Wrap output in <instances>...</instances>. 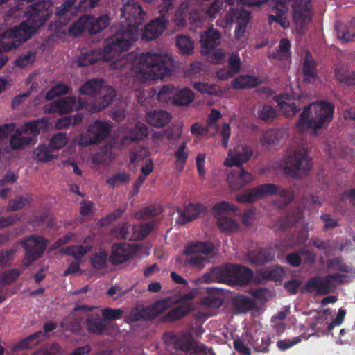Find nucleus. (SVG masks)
I'll use <instances>...</instances> for the list:
<instances>
[{
    "instance_id": "nucleus-25",
    "label": "nucleus",
    "mask_w": 355,
    "mask_h": 355,
    "mask_svg": "<svg viewBox=\"0 0 355 355\" xmlns=\"http://www.w3.org/2000/svg\"><path fill=\"white\" fill-rule=\"evenodd\" d=\"M171 114L166 110H155L146 113V122L151 126L162 128L171 121Z\"/></svg>"
},
{
    "instance_id": "nucleus-14",
    "label": "nucleus",
    "mask_w": 355,
    "mask_h": 355,
    "mask_svg": "<svg viewBox=\"0 0 355 355\" xmlns=\"http://www.w3.org/2000/svg\"><path fill=\"white\" fill-rule=\"evenodd\" d=\"M230 15V20L236 21L238 26L235 31V37L236 40L241 41L239 47L242 48L244 44V33L245 32L246 26L250 19V13L244 10L243 8H236L232 9L229 13Z\"/></svg>"
},
{
    "instance_id": "nucleus-50",
    "label": "nucleus",
    "mask_w": 355,
    "mask_h": 355,
    "mask_svg": "<svg viewBox=\"0 0 355 355\" xmlns=\"http://www.w3.org/2000/svg\"><path fill=\"white\" fill-rule=\"evenodd\" d=\"M224 3L229 6H232L234 3V0H214V1L212 2L207 9V15L210 18L216 17L217 14L225 9Z\"/></svg>"
},
{
    "instance_id": "nucleus-39",
    "label": "nucleus",
    "mask_w": 355,
    "mask_h": 355,
    "mask_svg": "<svg viewBox=\"0 0 355 355\" xmlns=\"http://www.w3.org/2000/svg\"><path fill=\"white\" fill-rule=\"evenodd\" d=\"M175 157V169L182 172L184 168L189 156V150L187 148L186 142L182 143L174 153Z\"/></svg>"
},
{
    "instance_id": "nucleus-20",
    "label": "nucleus",
    "mask_w": 355,
    "mask_h": 355,
    "mask_svg": "<svg viewBox=\"0 0 355 355\" xmlns=\"http://www.w3.org/2000/svg\"><path fill=\"white\" fill-rule=\"evenodd\" d=\"M85 101L74 96H67L53 101L51 108L53 112L60 113H67L83 107Z\"/></svg>"
},
{
    "instance_id": "nucleus-16",
    "label": "nucleus",
    "mask_w": 355,
    "mask_h": 355,
    "mask_svg": "<svg viewBox=\"0 0 355 355\" xmlns=\"http://www.w3.org/2000/svg\"><path fill=\"white\" fill-rule=\"evenodd\" d=\"M282 114L286 118L293 117L300 110V98L286 94L275 97Z\"/></svg>"
},
{
    "instance_id": "nucleus-53",
    "label": "nucleus",
    "mask_w": 355,
    "mask_h": 355,
    "mask_svg": "<svg viewBox=\"0 0 355 355\" xmlns=\"http://www.w3.org/2000/svg\"><path fill=\"white\" fill-rule=\"evenodd\" d=\"M258 116L264 121H270L277 116V111L271 105H260L257 110Z\"/></svg>"
},
{
    "instance_id": "nucleus-13",
    "label": "nucleus",
    "mask_w": 355,
    "mask_h": 355,
    "mask_svg": "<svg viewBox=\"0 0 355 355\" xmlns=\"http://www.w3.org/2000/svg\"><path fill=\"white\" fill-rule=\"evenodd\" d=\"M110 132L109 125L103 121H96L91 125L85 135L79 140L81 146H89L104 139Z\"/></svg>"
},
{
    "instance_id": "nucleus-34",
    "label": "nucleus",
    "mask_w": 355,
    "mask_h": 355,
    "mask_svg": "<svg viewBox=\"0 0 355 355\" xmlns=\"http://www.w3.org/2000/svg\"><path fill=\"white\" fill-rule=\"evenodd\" d=\"M303 74L304 81L309 83L315 82L318 76L316 63L309 55L305 58Z\"/></svg>"
},
{
    "instance_id": "nucleus-47",
    "label": "nucleus",
    "mask_w": 355,
    "mask_h": 355,
    "mask_svg": "<svg viewBox=\"0 0 355 355\" xmlns=\"http://www.w3.org/2000/svg\"><path fill=\"white\" fill-rule=\"evenodd\" d=\"M189 15V3L187 1H183L176 10L173 21L175 26L183 27L186 25L187 17Z\"/></svg>"
},
{
    "instance_id": "nucleus-56",
    "label": "nucleus",
    "mask_w": 355,
    "mask_h": 355,
    "mask_svg": "<svg viewBox=\"0 0 355 355\" xmlns=\"http://www.w3.org/2000/svg\"><path fill=\"white\" fill-rule=\"evenodd\" d=\"M69 141L67 133L59 132L55 134L51 139L49 146L53 150H58L64 147Z\"/></svg>"
},
{
    "instance_id": "nucleus-17",
    "label": "nucleus",
    "mask_w": 355,
    "mask_h": 355,
    "mask_svg": "<svg viewBox=\"0 0 355 355\" xmlns=\"http://www.w3.org/2000/svg\"><path fill=\"white\" fill-rule=\"evenodd\" d=\"M253 177L247 171L239 166L230 171L227 175L229 186L232 190H239L251 182Z\"/></svg>"
},
{
    "instance_id": "nucleus-6",
    "label": "nucleus",
    "mask_w": 355,
    "mask_h": 355,
    "mask_svg": "<svg viewBox=\"0 0 355 355\" xmlns=\"http://www.w3.org/2000/svg\"><path fill=\"white\" fill-rule=\"evenodd\" d=\"M273 194H276L278 197L275 202L278 207L286 205L293 198L289 191L277 188L272 184H266L254 187L246 193L237 196L236 200L239 202L250 203Z\"/></svg>"
},
{
    "instance_id": "nucleus-31",
    "label": "nucleus",
    "mask_w": 355,
    "mask_h": 355,
    "mask_svg": "<svg viewBox=\"0 0 355 355\" xmlns=\"http://www.w3.org/2000/svg\"><path fill=\"white\" fill-rule=\"evenodd\" d=\"M275 257V252L270 248L262 249L259 251H251L248 254L249 261L254 264H263L272 261Z\"/></svg>"
},
{
    "instance_id": "nucleus-40",
    "label": "nucleus",
    "mask_w": 355,
    "mask_h": 355,
    "mask_svg": "<svg viewBox=\"0 0 355 355\" xmlns=\"http://www.w3.org/2000/svg\"><path fill=\"white\" fill-rule=\"evenodd\" d=\"M176 87L171 85H164L157 93V99L164 103L174 104Z\"/></svg>"
},
{
    "instance_id": "nucleus-48",
    "label": "nucleus",
    "mask_w": 355,
    "mask_h": 355,
    "mask_svg": "<svg viewBox=\"0 0 355 355\" xmlns=\"http://www.w3.org/2000/svg\"><path fill=\"white\" fill-rule=\"evenodd\" d=\"M36 60V53L33 51H27L19 55L15 61L16 66L21 69L28 68L33 65Z\"/></svg>"
},
{
    "instance_id": "nucleus-28",
    "label": "nucleus",
    "mask_w": 355,
    "mask_h": 355,
    "mask_svg": "<svg viewBox=\"0 0 355 355\" xmlns=\"http://www.w3.org/2000/svg\"><path fill=\"white\" fill-rule=\"evenodd\" d=\"M203 208L201 205L190 204L185 207L184 211H180V216L176 222L178 224L184 225L198 218Z\"/></svg>"
},
{
    "instance_id": "nucleus-9",
    "label": "nucleus",
    "mask_w": 355,
    "mask_h": 355,
    "mask_svg": "<svg viewBox=\"0 0 355 355\" xmlns=\"http://www.w3.org/2000/svg\"><path fill=\"white\" fill-rule=\"evenodd\" d=\"M311 0H291L293 22L298 34H303L311 21Z\"/></svg>"
},
{
    "instance_id": "nucleus-57",
    "label": "nucleus",
    "mask_w": 355,
    "mask_h": 355,
    "mask_svg": "<svg viewBox=\"0 0 355 355\" xmlns=\"http://www.w3.org/2000/svg\"><path fill=\"white\" fill-rule=\"evenodd\" d=\"M130 180V175L125 172H119L107 180V183L111 187H116L127 184Z\"/></svg>"
},
{
    "instance_id": "nucleus-32",
    "label": "nucleus",
    "mask_w": 355,
    "mask_h": 355,
    "mask_svg": "<svg viewBox=\"0 0 355 355\" xmlns=\"http://www.w3.org/2000/svg\"><path fill=\"white\" fill-rule=\"evenodd\" d=\"M193 309V304L190 302L181 303L178 306L168 311L163 316L164 322H171L184 317Z\"/></svg>"
},
{
    "instance_id": "nucleus-1",
    "label": "nucleus",
    "mask_w": 355,
    "mask_h": 355,
    "mask_svg": "<svg viewBox=\"0 0 355 355\" xmlns=\"http://www.w3.org/2000/svg\"><path fill=\"white\" fill-rule=\"evenodd\" d=\"M120 17L127 24H116L112 26V35L107 40L105 58L122 53L130 49L137 37L138 28L147 19V14L137 0H121Z\"/></svg>"
},
{
    "instance_id": "nucleus-23",
    "label": "nucleus",
    "mask_w": 355,
    "mask_h": 355,
    "mask_svg": "<svg viewBox=\"0 0 355 355\" xmlns=\"http://www.w3.org/2000/svg\"><path fill=\"white\" fill-rule=\"evenodd\" d=\"M200 42L202 47V53L209 54L212 49L220 44V33L216 29L209 28L200 35Z\"/></svg>"
},
{
    "instance_id": "nucleus-37",
    "label": "nucleus",
    "mask_w": 355,
    "mask_h": 355,
    "mask_svg": "<svg viewBox=\"0 0 355 355\" xmlns=\"http://www.w3.org/2000/svg\"><path fill=\"white\" fill-rule=\"evenodd\" d=\"M260 83L261 80L258 78L247 75L235 78L232 81V85L235 89H245L256 87Z\"/></svg>"
},
{
    "instance_id": "nucleus-44",
    "label": "nucleus",
    "mask_w": 355,
    "mask_h": 355,
    "mask_svg": "<svg viewBox=\"0 0 355 355\" xmlns=\"http://www.w3.org/2000/svg\"><path fill=\"white\" fill-rule=\"evenodd\" d=\"M135 128L137 132L136 134H131L130 136L123 137L121 140V145L128 146L130 143L140 139L142 137L148 135V128L145 124L138 123Z\"/></svg>"
},
{
    "instance_id": "nucleus-18",
    "label": "nucleus",
    "mask_w": 355,
    "mask_h": 355,
    "mask_svg": "<svg viewBox=\"0 0 355 355\" xmlns=\"http://www.w3.org/2000/svg\"><path fill=\"white\" fill-rule=\"evenodd\" d=\"M116 96V92L112 87L103 85L95 101L92 104L90 111L98 112L103 110L112 103Z\"/></svg>"
},
{
    "instance_id": "nucleus-2",
    "label": "nucleus",
    "mask_w": 355,
    "mask_h": 355,
    "mask_svg": "<svg viewBox=\"0 0 355 355\" xmlns=\"http://www.w3.org/2000/svg\"><path fill=\"white\" fill-rule=\"evenodd\" d=\"M51 6L52 3L49 0L28 6L25 11L26 20L18 27L0 34V53L13 49L28 40L48 20Z\"/></svg>"
},
{
    "instance_id": "nucleus-19",
    "label": "nucleus",
    "mask_w": 355,
    "mask_h": 355,
    "mask_svg": "<svg viewBox=\"0 0 355 355\" xmlns=\"http://www.w3.org/2000/svg\"><path fill=\"white\" fill-rule=\"evenodd\" d=\"M153 229V223H148L139 225H124L121 229V233L126 239H142L150 234Z\"/></svg>"
},
{
    "instance_id": "nucleus-63",
    "label": "nucleus",
    "mask_w": 355,
    "mask_h": 355,
    "mask_svg": "<svg viewBox=\"0 0 355 355\" xmlns=\"http://www.w3.org/2000/svg\"><path fill=\"white\" fill-rule=\"evenodd\" d=\"M107 255L105 252L101 251L95 254L91 258L92 266L97 270H101L106 266Z\"/></svg>"
},
{
    "instance_id": "nucleus-64",
    "label": "nucleus",
    "mask_w": 355,
    "mask_h": 355,
    "mask_svg": "<svg viewBox=\"0 0 355 355\" xmlns=\"http://www.w3.org/2000/svg\"><path fill=\"white\" fill-rule=\"evenodd\" d=\"M160 134H164L170 141L179 139L182 135L181 125H172L170 128L162 130Z\"/></svg>"
},
{
    "instance_id": "nucleus-38",
    "label": "nucleus",
    "mask_w": 355,
    "mask_h": 355,
    "mask_svg": "<svg viewBox=\"0 0 355 355\" xmlns=\"http://www.w3.org/2000/svg\"><path fill=\"white\" fill-rule=\"evenodd\" d=\"M233 304L239 313H247L255 306L254 302L252 298L244 295L235 297L233 300Z\"/></svg>"
},
{
    "instance_id": "nucleus-49",
    "label": "nucleus",
    "mask_w": 355,
    "mask_h": 355,
    "mask_svg": "<svg viewBox=\"0 0 355 355\" xmlns=\"http://www.w3.org/2000/svg\"><path fill=\"white\" fill-rule=\"evenodd\" d=\"M91 250L89 245H71L67 247L63 253L73 257L75 259L79 260Z\"/></svg>"
},
{
    "instance_id": "nucleus-30",
    "label": "nucleus",
    "mask_w": 355,
    "mask_h": 355,
    "mask_svg": "<svg viewBox=\"0 0 355 355\" xmlns=\"http://www.w3.org/2000/svg\"><path fill=\"white\" fill-rule=\"evenodd\" d=\"M335 28L339 40L343 42L355 40V19L352 21L349 26L337 22Z\"/></svg>"
},
{
    "instance_id": "nucleus-10",
    "label": "nucleus",
    "mask_w": 355,
    "mask_h": 355,
    "mask_svg": "<svg viewBox=\"0 0 355 355\" xmlns=\"http://www.w3.org/2000/svg\"><path fill=\"white\" fill-rule=\"evenodd\" d=\"M311 166V160L304 149H299L288 155L284 163V171L292 177L304 175Z\"/></svg>"
},
{
    "instance_id": "nucleus-52",
    "label": "nucleus",
    "mask_w": 355,
    "mask_h": 355,
    "mask_svg": "<svg viewBox=\"0 0 355 355\" xmlns=\"http://www.w3.org/2000/svg\"><path fill=\"white\" fill-rule=\"evenodd\" d=\"M176 45L182 54H190L193 51V42L189 37L186 35H177Z\"/></svg>"
},
{
    "instance_id": "nucleus-33",
    "label": "nucleus",
    "mask_w": 355,
    "mask_h": 355,
    "mask_svg": "<svg viewBox=\"0 0 355 355\" xmlns=\"http://www.w3.org/2000/svg\"><path fill=\"white\" fill-rule=\"evenodd\" d=\"M85 17L89 18V21H87V26L92 34L96 33L107 27L110 21V18L107 15H103L97 18H94L92 16Z\"/></svg>"
},
{
    "instance_id": "nucleus-22",
    "label": "nucleus",
    "mask_w": 355,
    "mask_h": 355,
    "mask_svg": "<svg viewBox=\"0 0 355 355\" xmlns=\"http://www.w3.org/2000/svg\"><path fill=\"white\" fill-rule=\"evenodd\" d=\"M106 46L107 44L104 48L103 54L98 50H93L81 54L78 59V65L80 67H87L94 64L101 60L103 61H109L114 58L117 60V57L119 56L121 53H119L116 55H111V56L107 58H105V54H107L105 53Z\"/></svg>"
},
{
    "instance_id": "nucleus-58",
    "label": "nucleus",
    "mask_w": 355,
    "mask_h": 355,
    "mask_svg": "<svg viewBox=\"0 0 355 355\" xmlns=\"http://www.w3.org/2000/svg\"><path fill=\"white\" fill-rule=\"evenodd\" d=\"M291 0H271L270 6L276 15L282 16L288 10Z\"/></svg>"
},
{
    "instance_id": "nucleus-27",
    "label": "nucleus",
    "mask_w": 355,
    "mask_h": 355,
    "mask_svg": "<svg viewBox=\"0 0 355 355\" xmlns=\"http://www.w3.org/2000/svg\"><path fill=\"white\" fill-rule=\"evenodd\" d=\"M287 135L285 130H268L262 134L260 141L263 146L270 147L279 144Z\"/></svg>"
},
{
    "instance_id": "nucleus-15",
    "label": "nucleus",
    "mask_w": 355,
    "mask_h": 355,
    "mask_svg": "<svg viewBox=\"0 0 355 355\" xmlns=\"http://www.w3.org/2000/svg\"><path fill=\"white\" fill-rule=\"evenodd\" d=\"M252 155V150L245 145L237 146L233 151L230 150L224 162V165L228 167H239L246 163Z\"/></svg>"
},
{
    "instance_id": "nucleus-8",
    "label": "nucleus",
    "mask_w": 355,
    "mask_h": 355,
    "mask_svg": "<svg viewBox=\"0 0 355 355\" xmlns=\"http://www.w3.org/2000/svg\"><path fill=\"white\" fill-rule=\"evenodd\" d=\"M46 126L44 119L31 121L17 129L10 139V147L14 150L24 148L31 144L37 137L41 129Z\"/></svg>"
},
{
    "instance_id": "nucleus-3",
    "label": "nucleus",
    "mask_w": 355,
    "mask_h": 355,
    "mask_svg": "<svg viewBox=\"0 0 355 355\" xmlns=\"http://www.w3.org/2000/svg\"><path fill=\"white\" fill-rule=\"evenodd\" d=\"M175 68L174 58L168 53H147L135 60L134 70L151 80H163L171 76Z\"/></svg>"
},
{
    "instance_id": "nucleus-21",
    "label": "nucleus",
    "mask_w": 355,
    "mask_h": 355,
    "mask_svg": "<svg viewBox=\"0 0 355 355\" xmlns=\"http://www.w3.org/2000/svg\"><path fill=\"white\" fill-rule=\"evenodd\" d=\"M134 250L130 244L123 243L115 244L112 248L110 261L114 265L122 263L130 259Z\"/></svg>"
},
{
    "instance_id": "nucleus-7",
    "label": "nucleus",
    "mask_w": 355,
    "mask_h": 355,
    "mask_svg": "<svg viewBox=\"0 0 355 355\" xmlns=\"http://www.w3.org/2000/svg\"><path fill=\"white\" fill-rule=\"evenodd\" d=\"M214 245L209 242L191 243L183 251V254L187 255L184 262L201 270L214 257Z\"/></svg>"
},
{
    "instance_id": "nucleus-24",
    "label": "nucleus",
    "mask_w": 355,
    "mask_h": 355,
    "mask_svg": "<svg viewBox=\"0 0 355 355\" xmlns=\"http://www.w3.org/2000/svg\"><path fill=\"white\" fill-rule=\"evenodd\" d=\"M167 20L164 17L157 18L145 26L143 37L151 40L158 37L166 29Z\"/></svg>"
},
{
    "instance_id": "nucleus-5",
    "label": "nucleus",
    "mask_w": 355,
    "mask_h": 355,
    "mask_svg": "<svg viewBox=\"0 0 355 355\" xmlns=\"http://www.w3.org/2000/svg\"><path fill=\"white\" fill-rule=\"evenodd\" d=\"M333 113L332 104L323 101L312 103L303 109L297 123V128L301 131L310 128L315 132L331 121Z\"/></svg>"
},
{
    "instance_id": "nucleus-12",
    "label": "nucleus",
    "mask_w": 355,
    "mask_h": 355,
    "mask_svg": "<svg viewBox=\"0 0 355 355\" xmlns=\"http://www.w3.org/2000/svg\"><path fill=\"white\" fill-rule=\"evenodd\" d=\"M20 243L26 250L24 265L27 266L42 255L46 247L47 241L42 236L31 235L21 240Z\"/></svg>"
},
{
    "instance_id": "nucleus-41",
    "label": "nucleus",
    "mask_w": 355,
    "mask_h": 355,
    "mask_svg": "<svg viewBox=\"0 0 355 355\" xmlns=\"http://www.w3.org/2000/svg\"><path fill=\"white\" fill-rule=\"evenodd\" d=\"M335 76L336 79L347 85L355 84V73L349 70L347 67L340 66L335 70Z\"/></svg>"
},
{
    "instance_id": "nucleus-54",
    "label": "nucleus",
    "mask_w": 355,
    "mask_h": 355,
    "mask_svg": "<svg viewBox=\"0 0 355 355\" xmlns=\"http://www.w3.org/2000/svg\"><path fill=\"white\" fill-rule=\"evenodd\" d=\"M83 119V116L81 114H76L73 116H69L57 120L55 122V126L56 129H67L69 128L70 125H75L80 123Z\"/></svg>"
},
{
    "instance_id": "nucleus-60",
    "label": "nucleus",
    "mask_w": 355,
    "mask_h": 355,
    "mask_svg": "<svg viewBox=\"0 0 355 355\" xmlns=\"http://www.w3.org/2000/svg\"><path fill=\"white\" fill-rule=\"evenodd\" d=\"M150 155L149 150L144 146H137L131 151L130 161L131 163L139 162Z\"/></svg>"
},
{
    "instance_id": "nucleus-59",
    "label": "nucleus",
    "mask_w": 355,
    "mask_h": 355,
    "mask_svg": "<svg viewBox=\"0 0 355 355\" xmlns=\"http://www.w3.org/2000/svg\"><path fill=\"white\" fill-rule=\"evenodd\" d=\"M31 201V198L29 196H19L16 199L9 201L8 211H17L21 209L24 206L29 204Z\"/></svg>"
},
{
    "instance_id": "nucleus-42",
    "label": "nucleus",
    "mask_w": 355,
    "mask_h": 355,
    "mask_svg": "<svg viewBox=\"0 0 355 355\" xmlns=\"http://www.w3.org/2000/svg\"><path fill=\"white\" fill-rule=\"evenodd\" d=\"M259 275L263 280L279 281L284 275V271L279 266L269 267L259 270Z\"/></svg>"
},
{
    "instance_id": "nucleus-29",
    "label": "nucleus",
    "mask_w": 355,
    "mask_h": 355,
    "mask_svg": "<svg viewBox=\"0 0 355 355\" xmlns=\"http://www.w3.org/2000/svg\"><path fill=\"white\" fill-rule=\"evenodd\" d=\"M86 328L91 334H101L107 329V324L103 322L99 314L93 313L87 317Z\"/></svg>"
},
{
    "instance_id": "nucleus-51",
    "label": "nucleus",
    "mask_w": 355,
    "mask_h": 355,
    "mask_svg": "<svg viewBox=\"0 0 355 355\" xmlns=\"http://www.w3.org/2000/svg\"><path fill=\"white\" fill-rule=\"evenodd\" d=\"M290 49L291 43L289 40L287 39H282L276 53L272 54L271 57L279 60L288 59L291 56Z\"/></svg>"
},
{
    "instance_id": "nucleus-11",
    "label": "nucleus",
    "mask_w": 355,
    "mask_h": 355,
    "mask_svg": "<svg viewBox=\"0 0 355 355\" xmlns=\"http://www.w3.org/2000/svg\"><path fill=\"white\" fill-rule=\"evenodd\" d=\"M343 282V276L338 273L324 277H316L309 279L306 284L309 292L315 291L320 295H326L334 290L338 284Z\"/></svg>"
},
{
    "instance_id": "nucleus-36",
    "label": "nucleus",
    "mask_w": 355,
    "mask_h": 355,
    "mask_svg": "<svg viewBox=\"0 0 355 355\" xmlns=\"http://www.w3.org/2000/svg\"><path fill=\"white\" fill-rule=\"evenodd\" d=\"M103 86V82L100 79H93L87 81L80 88L82 94L94 96L95 98Z\"/></svg>"
},
{
    "instance_id": "nucleus-61",
    "label": "nucleus",
    "mask_w": 355,
    "mask_h": 355,
    "mask_svg": "<svg viewBox=\"0 0 355 355\" xmlns=\"http://www.w3.org/2000/svg\"><path fill=\"white\" fill-rule=\"evenodd\" d=\"M89 18L85 16L80 18V19L73 23L69 28V33L72 36H76L83 33L87 27V22Z\"/></svg>"
},
{
    "instance_id": "nucleus-62",
    "label": "nucleus",
    "mask_w": 355,
    "mask_h": 355,
    "mask_svg": "<svg viewBox=\"0 0 355 355\" xmlns=\"http://www.w3.org/2000/svg\"><path fill=\"white\" fill-rule=\"evenodd\" d=\"M327 266L330 269L340 270L347 273H353L354 270L344 264L342 259L338 257L329 260L327 263Z\"/></svg>"
},
{
    "instance_id": "nucleus-43",
    "label": "nucleus",
    "mask_w": 355,
    "mask_h": 355,
    "mask_svg": "<svg viewBox=\"0 0 355 355\" xmlns=\"http://www.w3.org/2000/svg\"><path fill=\"white\" fill-rule=\"evenodd\" d=\"M53 149L50 146L42 144L33 151V158L40 162H49L54 158Z\"/></svg>"
},
{
    "instance_id": "nucleus-4",
    "label": "nucleus",
    "mask_w": 355,
    "mask_h": 355,
    "mask_svg": "<svg viewBox=\"0 0 355 355\" xmlns=\"http://www.w3.org/2000/svg\"><path fill=\"white\" fill-rule=\"evenodd\" d=\"M252 272L249 268L227 263L223 266L211 267L200 277L202 283H224L230 286H243L250 282Z\"/></svg>"
},
{
    "instance_id": "nucleus-45",
    "label": "nucleus",
    "mask_w": 355,
    "mask_h": 355,
    "mask_svg": "<svg viewBox=\"0 0 355 355\" xmlns=\"http://www.w3.org/2000/svg\"><path fill=\"white\" fill-rule=\"evenodd\" d=\"M193 98L194 94L189 88H176L174 104L179 105H187L189 104L193 100Z\"/></svg>"
},
{
    "instance_id": "nucleus-35",
    "label": "nucleus",
    "mask_w": 355,
    "mask_h": 355,
    "mask_svg": "<svg viewBox=\"0 0 355 355\" xmlns=\"http://www.w3.org/2000/svg\"><path fill=\"white\" fill-rule=\"evenodd\" d=\"M76 1V0H64L63 3L56 8L55 15L60 17L75 15L78 9L80 8L78 5H75Z\"/></svg>"
},
{
    "instance_id": "nucleus-26",
    "label": "nucleus",
    "mask_w": 355,
    "mask_h": 355,
    "mask_svg": "<svg viewBox=\"0 0 355 355\" xmlns=\"http://www.w3.org/2000/svg\"><path fill=\"white\" fill-rule=\"evenodd\" d=\"M167 340L175 345V348L187 351L194 347V342L191 334L184 332L179 336L174 335L172 333L165 334Z\"/></svg>"
},
{
    "instance_id": "nucleus-46",
    "label": "nucleus",
    "mask_w": 355,
    "mask_h": 355,
    "mask_svg": "<svg viewBox=\"0 0 355 355\" xmlns=\"http://www.w3.org/2000/svg\"><path fill=\"white\" fill-rule=\"evenodd\" d=\"M82 320L80 316L71 315L62 320L61 326L66 330L78 333L81 329Z\"/></svg>"
},
{
    "instance_id": "nucleus-55",
    "label": "nucleus",
    "mask_w": 355,
    "mask_h": 355,
    "mask_svg": "<svg viewBox=\"0 0 355 355\" xmlns=\"http://www.w3.org/2000/svg\"><path fill=\"white\" fill-rule=\"evenodd\" d=\"M218 226L224 232H234L238 230V224L232 218L225 216L218 218Z\"/></svg>"
}]
</instances>
